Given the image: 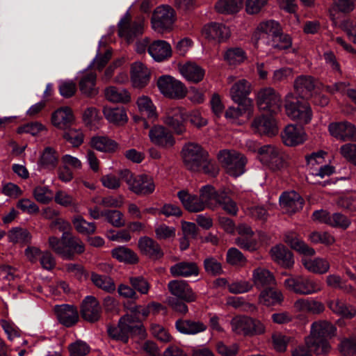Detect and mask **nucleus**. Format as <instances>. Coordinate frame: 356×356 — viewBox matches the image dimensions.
<instances>
[{
    "label": "nucleus",
    "instance_id": "c03bdc74",
    "mask_svg": "<svg viewBox=\"0 0 356 356\" xmlns=\"http://www.w3.org/2000/svg\"><path fill=\"white\" fill-rule=\"evenodd\" d=\"M112 256L120 262L136 264L138 261L137 254L130 248L119 246L112 250Z\"/></svg>",
    "mask_w": 356,
    "mask_h": 356
},
{
    "label": "nucleus",
    "instance_id": "cd10ccee",
    "mask_svg": "<svg viewBox=\"0 0 356 356\" xmlns=\"http://www.w3.org/2000/svg\"><path fill=\"white\" fill-rule=\"evenodd\" d=\"M202 34L208 40L222 42L229 37L230 30L224 24L211 23L203 27Z\"/></svg>",
    "mask_w": 356,
    "mask_h": 356
},
{
    "label": "nucleus",
    "instance_id": "0eeeda50",
    "mask_svg": "<svg viewBox=\"0 0 356 356\" xmlns=\"http://www.w3.org/2000/svg\"><path fill=\"white\" fill-rule=\"evenodd\" d=\"M258 108L261 111L276 114L281 111V95L272 87L261 89L256 96Z\"/></svg>",
    "mask_w": 356,
    "mask_h": 356
},
{
    "label": "nucleus",
    "instance_id": "2eb2a0df",
    "mask_svg": "<svg viewBox=\"0 0 356 356\" xmlns=\"http://www.w3.org/2000/svg\"><path fill=\"white\" fill-rule=\"evenodd\" d=\"M281 27L280 24L275 20H267L261 22L257 27L253 37L257 42L269 45L276 35L280 33Z\"/></svg>",
    "mask_w": 356,
    "mask_h": 356
},
{
    "label": "nucleus",
    "instance_id": "58836bf2",
    "mask_svg": "<svg viewBox=\"0 0 356 356\" xmlns=\"http://www.w3.org/2000/svg\"><path fill=\"white\" fill-rule=\"evenodd\" d=\"M58 163V155L57 152L51 147H45L38 161L39 167L51 170L56 168Z\"/></svg>",
    "mask_w": 356,
    "mask_h": 356
},
{
    "label": "nucleus",
    "instance_id": "5fc2aeb1",
    "mask_svg": "<svg viewBox=\"0 0 356 356\" xmlns=\"http://www.w3.org/2000/svg\"><path fill=\"white\" fill-rule=\"evenodd\" d=\"M218 196H220V190L216 191L211 185H205L200 190L199 197L206 203V208H211L213 207V201L216 203Z\"/></svg>",
    "mask_w": 356,
    "mask_h": 356
},
{
    "label": "nucleus",
    "instance_id": "a19ab883",
    "mask_svg": "<svg viewBox=\"0 0 356 356\" xmlns=\"http://www.w3.org/2000/svg\"><path fill=\"white\" fill-rule=\"evenodd\" d=\"M62 239L65 240L66 249L72 254L70 258H64V259H72L74 254H81L85 251V245L83 241L70 233H63Z\"/></svg>",
    "mask_w": 356,
    "mask_h": 356
},
{
    "label": "nucleus",
    "instance_id": "5701e85b",
    "mask_svg": "<svg viewBox=\"0 0 356 356\" xmlns=\"http://www.w3.org/2000/svg\"><path fill=\"white\" fill-rule=\"evenodd\" d=\"M280 204L284 212L292 214L302 208L303 200L293 191L284 192L280 197Z\"/></svg>",
    "mask_w": 356,
    "mask_h": 356
},
{
    "label": "nucleus",
    "instance_id": "c9c22d12",
    "mask_svg": "<svg viewBox=\"0 0 356 356\" xmlns=\"http://www.w3.org/2000/svg\"><path fill=\"white\" fill-rule=\"evenodd\" d=\"M295 90L302 97H308L315 88L314 79L311 76L301 75L298 76L293 83Z\"/></svg>",
    "mask_w": 356,
    "mask_h": 356
},
{
    "label": "nucleus",
    "instance_id": "f03ea898",
    "mask_svg": "<svg viewBox=\"0 0 356 356\" xmlns=\"http://www.w3.org/2000/svg\"><path fill=\"white\" fill-rule=\"evenodd\" d=\"M336 334V327L330 322H314L312 325L310 334L305 338V344L317 355H327L332 348L328 340Z\"/></svg>",
    "mask_w": 356,
    "mask_h": 356
},
{
    "label": "nucleus",
    "instance_id": "20e7f679",
    "mask_svg": "<svg viewBox=\"0 0 356 356\" xmlns=\"http://www.w3.org/2000/svg\"><path fill=\"white\" fill-rule=\"evenodd\" d=\"M119 176L127 184L129 189L138 195H149L155 190L154 179L150 176L141 175L134 177L126 168L119 171Z\"/></svg>",
    "mask_w": 356,
    "mask_h": 356
},
{
    "label": "nucleus",
    "instance_id": "4d7b16f0",
    "mask_svg": "<svg viewBox=\"0 0 356 356\" xmlns=\"http://www.w3.org/2000/svg\"><path fill=\"white\" fill-rule=\"evenodd\" d=\"M246 58L245 51L238 47L227 49L225 54V60L231 65H236L243 63Z\"/></svg>",
    "mask_w": 356,
    "mask_h": 356
},
{
    "label": "nucleus",
    "instance_id": "473e14b6",
    "mask_svg": "<svg viewBox=\"0 0 356 356\" xmlns=\"http://www.w3.org/2000/svg\"><path fill=\"white\" fill-rule=\"evenodd\" d=\"M170 272L173 277H188L197 276L199 268L195 262L181 261L172 266Z\"/></svg>",
    "mask_w": 356,
    "mask_h": 356
},
{
    "label": "nucleus",
    "instance_id": "dca6fc26",
    "mask_svg": "<svg viewBox=\"0 0 356 356\" xmlns=\"http://www.w3.org/2000/svg\"><path fill=\"white\" fill-rule=\"evenodd\" d=\"M252 91V85L246 79H242L236 81L230 88L229 95L232 99L241 105L243 103L246 108L251 107L252 100L248 98Z\"/></svg>",
    "mask_w": 356,
    "mask_h": 356
},
{
    "label": "nucleus",
    "instance_id": "bb28decb",
    "mask_svg": "<svg viewBox=\"0 0 356 356\" xmlns=\"http://www.w3.org/2000/svg\"><path fill=\"white\" fill-rule=\"evenodd\" d=\"M177 197L183 207L189 212L197 213L206 209V203L199 196L181 190L177 193Z\"/></svg>",
    "mask_w": 356,
    "mask_h": 356
},
{
    "label": "nucleus",
    "instance_id": "4468645a",
    "mask_svg": "<svg viewBox=\"0 0 356 356\" xmlns=\"http://www.w3.org/2000/svg\"><path fill=\"white\" fill-rule=\"evenodd\" d=\"M162 122L177 135H181L186 131L184 114L179 107L167 109L162 117Z\"/></svg>",
    "mask_w": 356,
    "mask_h": 356
},
{
    "label": "nucleus",
    "instance_id": "7ed1b4c3",
    "mask_svg": "<svg viewBox=\"0 0 356 356\" xmlns=\"http://www.w3.org/2000/svg\"><path fill=\"white\" fill-rule=\"evenodd\" d=\"M284 109L286 115L292 120L300 124H307L312 119L313 113L308 102L299 99L292 92L284 97Z\"/></svg>",
    "mask_w": 356,
    "mask_h": 356
},
{
    "label": "nucleus",
    "instance_id": "412c9836",
    "mask_svg": "<svg viewBox=\"0 0 356 356\" xmlns=\"http://www.w3.org/2000/svg\"><path fill=\"white\" fill-rule=\"evenodd\" d=\"M120 321L123 323L122 325L130 337H144L146 335L145 328L137 313H126L120 317Z\"/></svg>",
    "mask_w": 356,
    "mask_h": 356
},
{
    "label": "nucleus",
    "instance_id": "4be33fe9",
    "mask_svg": "<svg viewBox=\"0 0 356 356\" xmlns=\"http://www.w3.org/2000/svg\"><path fill=\"white\" fill-rule=\"evenodd\" d=\"M138 248L141 254L151 259H159L163 257L160 245L153 238L144 236L138 239Z\"/></svg>",
    "mask_w": 356,
    "mask_h": 356
},
{
    "label": "nucleus",
    "instance_id": "39448f33",
    "mask_svg": "<svg viewBox=\"0 0 356 356\" xmlns=\"http://www.w3.org/2000/svg\"><path fill=\"white\" fill-rule=\"evenodd\" d=\"M284 286L288 291L300 295H310L321 290L318 281L302 275L289 276L284 281Z\"/></svg>",
    "mask_w": 356,
    "mask_h": 356
},
{
    "label": "nucleus",
    "instance_id": "7c9ffc66",
    "mask_svg": "<svg viewBox=\"0 0 356 356\" xmlns=\"http://www.w3.org/2000/svg\"><path fill=\"white\" fill-rule=\"evenodd\" d=\"M151 57L157 62L163 61L171 56L170 44L165 40H156L151 43L147 48Z\"/></svg>",
    "mask_w": 356,
    "mask_h": 356
},
{
    "label": "nucleus",
    "instance_id": "0e129e2a",
    "mask_svg": "<svg viewBox=\"0 0 356 356\" xmlns=\"http://www.w3.org/2000/svg\"><path fill=\"white\" fill-rule=\"evenodd\" d=\"M273 349L277 353H284L290 341V338L280 332H275L271 336Z\"/></svg>",
    "mask_w": 356,
    "mask_h": 356
},
{
    "label": "nucleus",
    "instance_id": "3c124183",
    "mask_svg": "<svg viewBox=\"0 0 356 356\" xmlns=\"http://www.w3.org/2000/svg\"><path fill=\"white\" fill-rule=\"evenodd\" d=\"M136 103L139 111L147 118L153 120L157 118L156 106L149 97L142 95L138 98Z\"/></svg>",
    "mask_w": 356,
    "mask_h": 356
},
{
    "label": "nucleus",
    "instance_id": "72a5a7b5",
    "mask_svg": "<svg viewBox=\"0 0 356 356\" xmlns=\"http://www.w3.org/2000/svg\"><path fill=\"white\" fill-rule=\"evenodd\" d=\"M97 74L91 70H86L81 73L79 80L81 92L86 96H93L97 94L95 88Z\"/></svg>",
    "mask_w": 356,
    "mask_h": 356
},
{
    "label": "nucleus",
    "instance_id": "603ef678",
    "mask_svg": "<svg viewBox=\"0 0 356 356\" xmlns=\"http://www.w3.org/2000/svg\"><path fill=\"white\" fill-rule=\"evenodd\" d=\"M294 76L293 69L289 67H282L273 70L270 76L273 84L286 83Z\"/></svg>",
    "mask_w": 356,
    "mask_h": 356
},
{
    "label": "nucleus",
    "instance_id": "a878e982",
    "mask_svg": "<svg viewBox=\"0 0 356 356\" xmlns=\"http://www.w3.org/2000/svg\"><path fill=\"white\" fill-rule=\"evenodd\" d=\"M131 81L134 88H142L149 81V70L140 61L134 63L131 66Z\"/></svg>",
    "mask_w": 356,
    "mask_h": 356
},
{
    "label": "nucleus",
    "instance_id": "ea45409f",
    "mask_svg": "<svg viewBox=\"0 0 356 356\" xmlns=\"http://www.w3.org/2000/svg\"><path fill=\"white\" fill-rule=\"evenodd\" d=\"M293 309L296 312H323V304L314 298H299L295 301Z\"/></svg>",
    "mask_w": 356,
    "mask_h": 356
},
{
    "label": "nucleus",
    "instance_id": "052dcab7",
    "mask_svg": "<svg viewBox=\"0 0 356 356\" xmlns=\"http://www.w3.org/2000/svg\"><path fill=\"white\" fill-rule=\"evenodd\" d=\"M154 232L156 238L159 240L170 241L174 239L176 236L175 228L163 223L156 226Z\"/></svg>",
    "mask_w": 356,
    "mask_h": 356
},
{
    "label": "nucleus",
    "instance_id": "6e6d98bb",
    "mask_svg": "<svg viewBox=\"0 0 356 356\" xmlns=\"http://www.w3.org/2000/svg\"><path fill=\"white\" fill-rule=\"evenodd\" d=\"M91 280L92 283L107 292H113L115 290V285L113 280L108 276L100 275L97 273H92Z\"/></svg>",
    "mask_w": 356,
    "mask_h": 356
},
{
    "label": "nucleus",
    "instance_id": "6e6552de",
    "mask_svg": "<svg viewBox=\"0 0 356 356\" xmlns=\"http://www.w3.org/2000/svg\"><path fill=\"white\" fill-rule=\"evenodd\" d=\"M156 83L160 92L170 99H182L188 92L184 83L170 75L160 76Z\"/></svg>",
    "mask_w": 356,
    "mask_h": 356
},
{
    "label": "nucleus",
    "instance_id": "79ce46f5",
    "mask_svg": "<svg viewBox=\"0 0 356 356\" xmlns=\"http://www.w3.org/2000/svg\"><path fill=\"white\" fill-rule=\"evenodd\" d=\"M177 330L184 334H194L206 330V325L199 321L179 319L175 323Z\"/></svg>",
    "mask_w": 356,
    "mask_h": 356
},
{
    "label": "nucleus",
    "instance_id": "f257e3e1",
    "mask_svg": "<svg viewBox=\"0 0 356 356\" xmlns=\"http://www.w3.org/2000/svg\"><path fill=\"white\" fill-rule=\"evenodd\" d=\"M284 241L291 248L305 257L302 258V264L310 273L323 275L327 273L330 268L329 261L326 258L317 257L309 258L307 256H314L315 250L309 247L302 240L298 238L294 232H288L285 234Z\"/></svg>",
    "mask_w": 356,
    "mask_h": 356
},
{
    "label": "nucleus",
    "instance_id": "13d9d810",
    "mask_svg": "<svg viewBox=\"0 0 356 356\" xmlns=\"http://www.w3.org/2000/svg\"><path fill=\"white\" fill-rule=\"evenodd\" d=\"M49 248L63 259L70 258L72 254L66 249L65 240L58 238L56 236H50L48 240Z\"/></svg>",
    "mask_w": 356,
    "mask_h": 356
},
{
    "label": "nucleus",
    "instance_id": "09e8293b",
    "mask_svg": "<svg viewBox=\"0 0 356 356\" xmlns=\"http://www.w3.org/2000/svg\"><path fill=\"white\" fill-rule=\"evenodd\" d=\"M72 222L75 229L83 235H92L96 232V225L95 222L86 221L81 216H74Z\"/></svg>",
    "mask_w": 356,
    "mask_h": 356
},
{
    "label": "nucleus",
    "instance_id": "f3484780",
    "mask_svg": "<svg viewBox=\"0 0 356 356\" xmlns=\"http://www.w3.org/2000/svg\"><path fill=\"white\" fill-rule=\"evenodd\" d=\"M148 136L152 143L161 148L170 149L175 144L172 134L163 125L151 127Z\"/></svg>",
    "mask_w": 356,
    "mask_h": 356
},
{
    "label": "nucleus",
    "instance_id": "1a4fd4ad",
    "mask_svg": "<svg viewBox=\"0 0 356 356\" xmlns=\"http://www.w3.org/2000/svg\"><path fill=\"white\" fill-rule=\"evenodd\" d=\"M176 20L175 10L168 5H161L154 10L152 18V28L159 33L170 30Z\"/></svg>",
    "mask_w": 356,
    "mask_h": 356
},
{
    "label": "nucleus",
    "instance_id": "b1692460",
    "mask_svg": "<svg viewBox=\"0 0 356 356\" xmlns=\"http://www.w3.org/2000/svg\"><path fill=\"white\" fill-rule=\"evenodd\" d=\"M283 143L287 146H296L304 143L307 138L302 127L294 124L287 125L282 133Z\"/></svg>",
    "mask_w": 356,
    "mask_h": 356
},
{
    "label": "nucleus",
    "instance_id": "774afa93",
    "mask_svg": "<svg viewBox=\"0 0 356 356\" xmlns=\"http://www.w3.org/2000/svg\"><path fill=\"white\" fill-rule=\"evenodd\" d=\"M68 350L70 356H86L90 353V348L86 342L77 340L69 346Z\"/></svg>",
    "mask_w": 356,
    "mask_h": 356
},
{
    "label": "nucleus",
    "instance_id": "9b49d317",
    "mask_svg": "<svg viewBox=\"0 0 356 356\" xmlns=\"http://www.w3.org/2000/svg\"><path fill=\"white\" fill-rule=\"evenodd\" d=\"M181 155L185 166L191 171H198L200 163L207 156L200 145L194 143L186 144L181 150Z\"/></svg>",
    "mask_w": 356,
    "mask_h": 356
},
{
    "label": "nucleus",
    "instance_id": "6ab92c4d",
    "mask_svg": "<svg viewBox=\"0 0 356 356\" xmlns=\"http://www.w3.org/2000/svg\"><path fill=\"white\" fill-rule=\"evenodd\" d=\"M177 67L181 75L187 81L197 83L204 79L205 70L195 62L179 63Z\"/></svg>",
    "mask_w": 356,
    "mask_h": 356
},
{
    "label": "nucleus",
    "instance_id": "c756f323",
    "mask_svg": "<svg viewBox=\"0 0 356 356\" xmlns=\"http://www.w3.org/2000/svg\"><path fill=\"white\" fill-rule=\"evenodd\" d=\"M168 288L173 296L181 299L187 301L195 300V294L186 281L172 280L168 284Z\"/></svg>",
    "mask_w": 356,
    "mask_h": 356
},
{
    "label": "nucleus",
    "instance_id": "f8f14e48",
    "mask_svg": "<svg viewBox=\"0 0 356 356\" xmlns=\"http://www.w3.org/2000/svg\"><path fill=\"white\" fill-rule=\"evenodd\" d=\"M258 159L273 170L284 167V159L280 149L273 145H265L259 149Z\"/></svg>",
    "mask_w": 356,
    "mask_h": 356
},
{
    "label": "nucleus",
    "instance_id": "49530a36",
    "mask_svg": "<svg viewBox=\"0 0 356 356\" xmlns=\"http://www.w3.org/2000/svg\"><path fill=\"white\" fill-rule=\"evenodd\" d=\"M243 0H219L215 5L218 13L232 14L237 13L242 8Z\"/></svg>",
    "mask_w": 356,
    "mask_h": 356
},
{
    "label": "nucleus",
    "instance_id": "e433bc0d",
    "mask_svg": "<svg viewBox=\"0 0 356 356\" xmlns=\"http://www.w3.org/2000/svg\"><path fill=\"white\" fill-rule=\"evenodd\" d=\"M103 113L105 118L114 124L120 125L126 123L128 117L126 111L123 107L105 106L103 108Z\"/></svg>",
    "mask_w": 356,
    "mask_h": 356
},
{
    "label": "nucleus",
    "instance_id": "338daca9",
    "mask_svg": "<svg viewBox=\"0 0 356 356\" xmlns=\"http://www.w3.org/2000/svg\"><path fill=\"white\" fill-rule=\"evenodd\" d=\"M339 350L343 356L356 355V337L346 338L339 345Z\"/></svg>",
    "mask_w": 356,
    "mask_h": 356
},
{
    "label": "nucleus",
    "instance_id": "864d4df0",
    "mask_svg": "<svg viewBox=\"0 0 356 356\" xmlns=\"http://www.w3.org/2000/svg\"><path fill=\"white\" fill-rule=\"evenodd\" d=\"M8 241L13 243H30L32 236L26 229L15 227L10 229L8 233Z\"/></svg>",
    "mask_w": 356,
    "mask_h": 356
},
{
    "label": "nucleus",
    "instance_id": "9d476101",
    "mask_svg": "<svg viewBox=\"0 0 356 356\" xmlns=\"http://www.w3.org/2000/svg\"><path fill=\"white\" fill-rule=\"evenodd\" d=\"M232 329L237 334L255 335L263 334L264 325L257 320L247 316H237L232 321Z\"/></svg>",
    "mask_w": 356,
    "mask_h": 356
},
{
    "label": "nucleus",
    "instance_id": "ddd939ff",
    "mask_svg": "<svg viewBox=\"0 0 356 356\" xmlns=\"http://www.w3.org/2000/svg\"><path fill=\"white\" fill-rule=\"evenodd\" d=\"M144 31V21L131 22L128 12L125 13L123 17L118 23V34L124 38L128 42H130L138 35L143 34Z\"/></svg>",
    "mask_w": 356,
    "mask_h": 356
},
{
    "label": "nucleus",
    "instance_id": "e2e57ef3",
    "mask_svg": "<svg viewBox=\"0 0 356 356\" xmlns=\"http://www.w3.org/2000/svg\"><path fill=\"white\" fill-rule=\"evenodd\" d=\"M227 262L232 266H243L247 259L243 254L236 248H231L226 254Z\"/></svg>",
    "mask_w": 356,
    "mask_h": 356
},
{
    "label": "nucleus",
    "instance_id": "37998d69",
    "mask_svg": "<svg viewBox=\"0 0 356 356\" xmlns=\"http://www.w3.org/2000/svg\"><path fill=\"white\" fill-rule=\"evenodd\" d=\"M106 99L113 103H127L131 99V96L127 90L118 88L115 86H109L104 90Z\"/></svg>",
    "mask_w": 356,
    "mask_h": 356
},
{
    "label": "nucleus",
    "instance_id": "69168bd1",
    "mask_svg": "<svg viewBox=\"0 0 356 356\" xmlns=\"http://www.w3.org/2000/svg\"><path fill=\"white\" fill-rule=\"evenodd\" d=\"M111 55L112 53L111 49H107L104 53H102L101 49H99L96 56L92 60L88 67H93L98 70H102L111 59Z\"/></svg>",
    "mask_w": 356,
    "mask_h": 356
},
{
    "label": "nucleus",
    "instance_id": "423d86ee",
    "mask_svg": "<svg viewBox=\"0 0 356 356\" xmlns=\"http://www.w3.org/2000/svg\"><path fill=\"white\" fill-rule=\"evenodd\" d=\"M218 159L224 165L227 172L233 177H238L245 172L246 158L234 149H223L218 153Z\"/></svg>",
    "mask_w": 356,
    "mask_h": 356
},
{
    "label": "nucleus",
    "instance_id": "8fccbe9b",
    "mask_svg": "<svg viewBox=\"0 0 356 356\" xmlns=\"http://www.w3.org/2000/svg\"><path fill=\"white\" fill-rule=\"evenodd\" d=\"M248 112L250 114L252 113V106L246 108L245 104L243 103L237 107L231 106L225 111V118L231 123L241 124L242 121L240 118L245 113Z\"/></svg>",
    "mask_w": 356,
    "mask_h": 356
},
{
    "label": "nucleus",
    "instance_id": "f704fd0d",
    "mask_svg": "<svg viewBox=\"0 0 356 356\" xmlns=\"http://www.w3.org/2000/svg\"><path fill=\"white\" fill-rule=\"evenodd\" d=\"M73 121L74 115L72 111L67 106L57 109L51 115L53 125L58 129H66Z\"/></svg>",
    "mask_w": 356,
    "mask_h": 356
},
{
    "label": "nucleus",
    "instance_id": "bf43d9fd",
    "mask_svg": "<svg viewBox=\"0 0 356 356\" xmlns=\"http://www.w3.org/2000/svg\"><path fill=\"white\" fill-rule=\"evenodd\" d=\"M35 200L41 204H48L53 199V192L48 186H38L33 191Z\"/></svg>",
    "mask_w": 356,
    "mask_h": 356
},
{
    "label": "nucleus",
    "instance_id": "a18cd8bd",
    "mask_svg": "<svg viewBox=\"0 0 356 356\" xmlns=\"http://www.w3.org/2000/svg\"><path fill=\"white\" fill-rule=\"evenodd\" d=\"M123 323L118 321L117 325L108 324L107 325L108 336L114 341H121L126 344L128 343L130 335L126 331L123 326Z\"/></svg>",
    "mask_w": 356,
    "mask_h": 356
},
{
    "label": "nucleus",
    "instance_id": "2f4dec72",
    "mask_svg": "<svg viewBox=\"0 0 356 356\" xmlns=\"http://www.w3.org/2000/svg\"><path fill=\"white\" fill-rule=\"evenodd\" d=\"M283 300L282 292L274 287L264 289L259 295V303L267 307L280 305Z\"/></svg>",
    "mask_w": 356,
    "mask_h": 356
},
{
    "label": "nucleus",
    "instance_id": "aec40b11",
    "mask_svg": "<svg viewBox=\"0 0 356 356\" xmlns=\"http://www.w3.org/2000/svg\"><path fill=\"white\" fill-rule=\"evenodd\" d=\"M269 254L271 259L282 267L291 268L294 264L292 252L282 243L273 246Z\"/></svg>",
    "mask_w": 356,
    "mask_h": 356
},
{
    "label": "nucleus",
    "instance_id": "680f3d73",
    "mask_svg": "<svg viewBox=\"0 0 356 356\" xmlns=\"http://www.w3.org/2000/svg\"><path fill=\"white\" fill-rule=\"evenodd\" d=\"M292 45V40L289 35L284 34L280 31L276 37L271 40L268 46L277 50H284L290 48Z\"/></svg>",
    "mask_w": 356,
    "mask_h": 356
},
{
    "label": "nucleus",
    "instance_id": "a211bd4d",
    "mask_svg": "<svg viewBox=\"0 0 356 356\" xmlns=\"http://www.w3.org/2000/svg\"><path fill=\"white\" fill-rule=\"evenodd\" d=\"M328 131L332 136L341 141H356V127L350 122H332L328 126Z\"/></svg>",
    "mask_w": 356,
    "mask_h": 356
},
{
    "label": "nucleus",
    "instance_id": "c85d7f7f",
    "mask_svg": "<svg viewBox=\"0 0 356 356\" xmlns=\"http://www.w3.org/2000/svg\"><path fill=\"white\" fill-rule=\"evenodd\" d=\"M252 282L258 289L277 284L275 275L268 269L257 267L252 270Z\"/></svg>",
    "mask_w": 356,
    "mask_h": 356
},
{
    "label": "nucleus",
    "instance_id": "4c0bfd02",
    "mask_svg": "<svg viewBox=\"0 0 356 356\" xmlns=\"http://www.w3.org/2000/svg\"><path fill=\"white\" fill-rule=\"evenodd\" d=\"M90 144L92 148L102 152H113L118 148V144L115 140L104 136H93Z\"/></svg>",
    "mask_w": 356,
    "mask_h": 356
},
{
    "label": "nucleus",
    "instance_id": "de8ad7c7",
    "mask_svg": "<svg viewBox=\"0 0 356 356\" xmlns=\"http://www.w3.org/2000/svg\"><path fill=\"white\" fill-rule=\"evenodd\" d=\"M216 204L230 215L236 216L238 213V208L236 203L228 195L227 191L225 189H220V196Z\"/></svg>",
    "mask_w": 356,
    "mask_h": 356
},
{
    "label": "nucleus",
    "instance_id": "393cba45",
    "mask_svg": "<svg viewBox=\"0 0 356 356\" xmlns=\"http://www.w3.org/2000/svg\"><path fill=\"white\" fill-rule=\"evenodd\" d=\"M252 128L259 134L275 136L278 133L275 120L272 117L264 115L256 118L252 122Z\"/></svg>",
    "mask_w": 356,
    "mask_h": 356
}]
</instances>
